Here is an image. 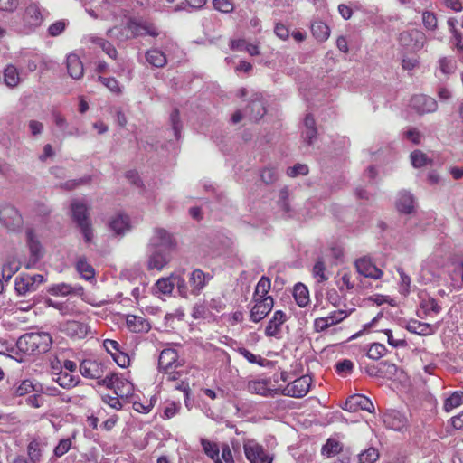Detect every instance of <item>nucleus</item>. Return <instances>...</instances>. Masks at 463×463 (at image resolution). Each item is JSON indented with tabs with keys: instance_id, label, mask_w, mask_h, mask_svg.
<instances>
[{
	"instance_id": "nucleus-55",
	"label": "nucleus",
	"mask_w": 463,
	"mask_h": 463,
	"mask_svg": "<svg viewBox=\"0 0 463 463\" xmlns=\"http://www.w3.org/2000/svg\"><path fill=\"white\" fill-rule=\"evenodd\" d=\"M71 446V440L70 439H62L54 448L53 453L56 457L60 458L69 451Z\"/></svg>"
},
{
	"instance_id": "nucleus-37",
	"label": "nucleus",
	"mask_w": 463,
	"mask_h": 463,
	"mask_svg": "<svg viewBox=\"0 0 463 463\" xmlns=\"http://www.w3.org/2000/svg\"><path fill=\"white\" fill-rule=\"evenodd\" d=\"M270 289V279L268 277L262 276L257 286L255 288V291L253 294V298H265L268 292Z\"/></svg>"
},
{
	"instance_id": "nucleus-42",
	"label": "nucleus",
	"mask_w": 463,
	"mask_h": 463,
	"mask_svg": "<svg viewBox=\"0 0 463 463\" xmlns=\"http://www.w3.org/2000/svg\"><path fill=\"white\" fill-rule=\"evenodd\" d=\"M461 404H463V392H455L449 398L446 399L444 402V409L446 411H450L451 410L460 406Z\"/></svg>"
},
{
	"instance_id": "nucleus-11",
	"label": "nucleus",
	"mask_w": 463,
	"mask_h": 463,
	"mask_svg": "<svg viewBox=\"0 0 463 463\" xmlns=\"http://www.w3.org/2000/svg\"><path fill=\"white\" fill-rule=\"evenodd\" d=\"M254 306L250 309V318L252 322L258 323L261 321L271 311L274 306L272 297L265 298H253Z\"/></svg>"
},
{
	"instance_id": "nucleus-61",
	"label": "nucleus",
	"mask_w": 463,
	"mask_h": 463,
	"mask_svg": "<svg viewBox=\"0 0 463 463\" xmlns=\"http://www.w3.org/2000/svg\"><path fill=\"white\" fill-rule=\"evenodd\" d=\"M170 119H171V124H172V128H173L175 136L176 139H178L180 137V133H181V124H180V117H179L178 109H175L171 113Z\"/></svg>"
},
{
	"instance_id": "nucleus-47",
	"label": "nucleus",
	"mask_w": 463,
	"mask_h": 463,
	"mask_svg": "<svg viewBox=\"0 0 463 463\" xmlns=\"http://www.w3.org/2000/svg\"><path fill=\"white\" fill-rule=\"evenodd\" d=\"M33 391L37 392L38 390L33 382L30 380H24L15 388L14 394L16 396H24Z\"/></svg>"
},
{
	"instance_id": "nucleus-6",
	"label": "nucleus",
	"mask_w": 463,
	"mask_h": 463,
	"mask_svg": "<svg viewBox=\"0 0 463 463\" xmlns=\"http://www.w3.org/2000/svg\"><path fill=\"white\" fill-rule=\"evenodd\" d=\"M44 20V10L38 2L30 1L25 5L22 15L23 26L26 33L38 28Z\"/></svg>"
},
{
	"instance_id": "nucleus-39",
	"label": "nucleus",
	"mask_w": 463,
	"mask_h": 463,
	"mask_svg": "<svg viewBox=\"0 0 463 463\" xmlns=\"http://www.w3.org/2000/svg\"><path fill=\"white\" fill-rule=\"evenodd\" d=\"M67 69L70 76L75 80H79L83 75V64L81 60H66Z\"/></svg>"
},
{
	"instance_id": "nucleus-8",
	"label": "nucleus",
	"mask_w": 463,
	"mask_h": 463,
	"mask_svg": "<svg viewBox=\"0 0 463 463\" xmlns=\"http://www.w3.org/2000/svg\"><path fill=\"white\" fill-rule=\"evenodd\" d=\"M243 450L250 463H272L273 461V456L254 439L245 440Z\"/></svg>"
},
{
	"instance_id": "nucleus-44",
	"label": "nucleus",
	"mask_w": 463,
	"mask_h": 463,
	"mask_svg": "<svg viewBox=\"0 0 463 463\" xmlns=\"http://www.w3.org/2000/svg\"><path fill=\"white\" fill-rule=\"evenodd\" d=\"M342 449L340 443L337 440L329 439L322 448V453L327 457L335 456Z\"/></svg>"
},
{
	"instance_id": "nucleus-30",
	"label": "nucleus",
	"mask_w": 463,
	"mask_h": 463,
	"mask_svg": "<svg viewBox=\"0 0 463 463\" xmlns=\"http://www.w3.org/2000/svg\"><path fill=\"white\" fill-rule=\"evenodd\" d=\"M396 207L399 212L410 213L414 207V199L411 193L401 192L396 201Z\"/></svg>"
},
{
	"instance_id": "nucleus-64",
	"label": "nucleus",
	"mask_w": 463,
	"mask_h": 463,
	"mask_svg": "<svg viewBox=\"0 0 463 463\" xmlns=\"http://www.w3.org/2000/svg\"><path fill=\"white\" fill-rule=\"evenodd\" d=\"M274 33L281 40H288L289 37V29L282 23H276L274 27Z\"/></svg>"
},
{
	"instance_id": "nucleus-26",
	"label": "nucleus",
	"mask_w": 463,
	"mask_h": 463,
	"mask_svg": "<svg viewBox=\"0 0 463 463\" xmlns=\"http://www.w3.org/2000/svg\"><path fill=\"white\" fill-rule=\"evenodd\" d=\"M126 324L128 328L135 333L147 332L150 329L148 321L139 316L128 315Z\"/></svg>"
},
{
	"instance_id": "nucleus-5",
	"label": "nucleus",
	"mask_w": 463,
	"mask_h": 463,
	"mask_svg": "<svg viewBox=\"0 0 463 463\" xmlns=\"http://www.w3.org/2000/svg\"><path fill=\"white\" fill-rule=\"evenodd\" d=\"M182 364L178 361V354L173 348L164 349L158 358V367L167 376V381H175L179 378L180 373L176 372Z\"/></svg>"
},
{
	"instance_id": "nucleus-48",
	"label": "nucleus",
	"mask_w": 463,
	"mask_h": 463,
	"mask_svg": "<svg viewBox=\"0 0 463 463\" xmlns=\"http://www.w3.org/2000/svg\"><path fill=\"white\" fill-rule=\"evenodd\" d=\"M386 353V348L383 345L379 343L373 344L368 349L367 355L369 358L378 360L383 357Z\"/></svg>"
},
{
	"instance_id": "nucleus-32",
	"label": "nucleus",
	"mask_w": 463,
	"mask_h": 463,
	"mask_svg": "<svg viewBox=\"0 0 463 463\" xmlns=\"http://www.w3.org/2000/svg\"><path fill=\"white\" fill-rule=\"evenodd\" d=\"M201 444L204 453L208 457H210L215 463H222L220 458V449L217 443L206 439H201Z\"/></svg>"
},
{
	"instance_id": "nucleus-43",
	"label": "nucleus",
	"mask_w": 463,
	"mask_h": 463,
	"mask_svg": "<svg viewBox=\"0 0 463 463\" xmlns=\"http://www.w3.org/2000/svg\"><path fill=\"white\" fill-rule=\"evenodd\" d=\"M379 452L375 448H369L358 455L359 463H374L379 458Z\"/></svg>"
},
{
	"instance_id": "nucleus-23",
	"label": "nucleus",
	"mask_w": 463,
	"mask_h": 463,
	"mask_svg": "<svg viewBox=\"0 0 463 463\" xmlns=\"http://www.w3.org/2000/svg\"><path fill=\"white\" fill-rule=\"evenodd\" d=\"M312 36L319 43L326 42L330 36V27L318 17L314 18L310 23Z\"/></svg>"
},
{
	"instance_id": "nucleus-15",
	"label": "nucleus",
	"mask_w": 463,
	"mask_h": 463,
	"mask_svg": "<svg viewBox=\"0 0 463 463\" xmlns=\"http://www.w3.org/2000/svg\"><path fill=\"white\" fill-rule=\"evenodd\" d=\"M411 107L419 114H426L436 111L438 104L433 98L420 94L411 98Z\"/></svg>"
},
{
	"instance_id": "nucleus-53",
	"label": "nucleus",
	"mask_w": 463,
	"mask_h": 463,
	"mask_svg": "<svg viewBox=\"0 0 463 463\" xmlns=\"http://www.w3.org/2000/svg\"><path fill=\"white\" fill-rule=\"evenodd\" d=\"M46 304L48 307H52L59 310L62 316L72 314L73 308L67 303L54 302L52 299H47Z\"/></svg>"
},
{
	"instance_id": "nucleus-22",
	"label": "nucleus",
	"mask_w": 463,
	"mask_h": 463,
	"mask_svg": "<svg viewBox=\"0 0 463 463\" xmlns=\"http://www.w3.org/2000/svg\"><path fill=\"white\" fill-rule=\"evenodd\" d=\"M286 314L281 310H277L273 314V317L270 318V320L268 322V325L265 328V335L269 337H278L281 332V326L286 322Z\"/></svg>"
},
{
	"instance_id": "nucleus-16",
	"label": "nucleus",
	"mask_w": 463,
	"mask_h": 463,
	"mask_svg": "<svg viewBox=\"0 0 463 463\" xmlns=\"http://www.w3.org/2000/svg\"><path fill=\"white\" fill-rule=\"evenodd\" d=\"M354 265L356 271L364 278L379 279L383 275V272L369 258H360L355 261Z\"/></svg>"
},
{
	"instance_id": "nucleus-14",
	"label": "nucleus",
	"mask_w": 463,
	"mask_h": 463,
	"mask_svg": "<svg viewBox=\"0 0 463 463\" xmlns=\"http://www.w3.org/2000/svg\"><path fill=\"white\" fill-rule=\"evenodd\" d=\"M347 411H357L358 410L366 411L372 412L374 410V406L372 401L363 394H353L349 396L343 407Z\"/></svg>"
},
{
	"instance_id": "nucleus-24",
	"label": "nucleus",
	"mask_w": 463,
	"mask_h": 463,
	"mask_svg": "<svg viewBox=\"0 0 463 463\" xmlns=\"http://www.w3.org/2000/svg\"><path fill=\"white\" fill-rule=\"evenodd\" d=\"M383 422L389 429L400 431L406 426L407 419L398 411H389L383 416Z\"/></svg>"
},
{
	"instance_id": "nucleus-7",
	"label": "nucleus",
	"mask_w": 463,
	"mask_h": 463,
	"mask_svg": "<svg viewBox=\"0 0 463 463\" xmlns=\"http://www.w3.org/2000/svg\"><path fill=\"white\" fill-rule=\"evenodd\" d=\"M23 217L18 210L7 203H0V224L11 232H19L23 226Z\"/></svg>"
},
{
	"instance_id": "nucleus-56",
	"label": "nucleus",
	"mask_w": 463,
	"mask_h": 463,
	"mask_svg": "<svg viewBox=\"0 0 463 463\" xmlns=\"http://www.w3.org/2000/svg\"><path fill=\"white\" fill-rule=\"evenodd\" d=\"M236 351L250 364H262L263 359L260 356H256L244 347H239L236 349Z\"/></svg>"
},
{
	"instance_id": "nucleus-49",
	"label": "nucleus",
	"mask_w": 463,
	"mask_h": 463,
	"mask_svg": "<svg viewBox=\"0 0 463 463\" xmlns=\"http://www.w3.org/2000/svg\"><path fill=\"white\" fill-rule=\"evenodd\" d=\"M68 24L69 23L66 20H59L54 22L48 28L49 35L52 37L59 36L65 31Z\"/></svg>"
},
{
	"instance_id": "nucleus-41",
	"label": "nucleus",
	"mask_w": 463,
	"mask_h": 463,
	"mask_svg": "<svg viewBox=\"0 0 463 463\" xmlns=\"http://www.w3.org/2000/svg\"><path fill=\"white\" fill-rule=\"evenodd\" d=\"M54 381L62 388H71L78 384V381L66 372H60Z\"/></svg>"
},
{
	"instance_id": "nucleus-13",
	"label": "nucleus",
	"mask_w": 463,
	"mask_h": 463,
	"mask_svg": "<svg viewBox=\"0 0 463 463\" xmlns=\"http://www.w3.org/2000/svg\"><path fill=\"white\" fill-rule=\"evenodd\" d=\"M399 41L402 46L417 51L423 47L424 34L417 29L404 31L400 33Z\"/></svg>"
},
{
	"instance_id": "nucleus-60",
	"label": "nucleus",
	"mask_w": 463,
	"mask_h": 463,
	"mask_svg": "<svg viewBox=\"0 0 463 463\" xmlns=\"http://www.w3.org/2000/svg\"><path fill=\"white\" fill-rule=\"evenodd\" d=\"M174 281L175 285L177 287V290L179 294L184 297L187 298L190 294V289L188 288V286L184 280V279L179 277V276H174Z\"/></svg>"
},
{
	"instance_id": "nucleus-63",
	"label": "nucleus",
	"mask_w": 463,
	"mask_h": 463,
	"mask_svg": "<svg viewBox=\"0 0 463 463\" xmlns=\"http://www.w3.org/2000/svg\"><path fill=\"white\" fill-rule=\"evenodd\" d=\"M439 70L444 75H449L455 71L456 64L453 60H440Z\"/></svg>"
},
{
	"instance_id": "nucleus-20",
	"label": "nucleus",
	"mask_w": 463,
	"mask_h": 463,
	"mask_svg": "<svg viewBox=\"0 0 463 463\" xmlns=\"http://www.w3.org/2000/svg\"><path fill=\"white\" fill-rule=\"evenodd\" d=\"M82 376L90 379H100L104 373L102 364L93 360H83L80 364Z\"/></svg>"
},
{
	"instance_id": "nucleus-1",
	"label": "nucleus",
	"mask_w": 463,
	"mask_h": 463,
	"mask_svg": "<svg viewBox=\"0 0 463 463\" xmlns=\"http://www.w3.org/2000/svg\"><path fill=\"white\" fill-rule=\"evenodd\" d=\"M174 236L163 228H156L146 245V266L148 271H161L171 260L175 249Z\"/></svg>"
},
{
	"instance_id": "nucleus-9",
	"label": "nucleus",
	"mask_w": 463,
	"mask_h": 463,
	"mask_svg": "<svg viewBox=\"0 0 463 463\" xmlns=\"http://www.w3.org/2000/svg\"><path fill=\"white\" fill-rule=\"evenodd\" d=\"M26 243L30 251V258L25 264V268L29 269L43 258V249L34 232L31 229L26 231Z\"/></svg>"
},
{
	"instance_id": "nucleus-54",
	"label": "nucleus",
	"mask_w": 463,
	"mask_h": 463,
	"mask_svg": "<svg viewBox=\"0 0 463 463\" xmlns=\"http://www.w3.org/2000/svg\"><path fill=\"white\" fill-rule=\"evenodd\" d=\"M411 161L414 167H421L427 164L428 157L421 151L416 150L411 154Z\"/></svg>"
},
{
	"instance_id": "nucleus-19",
	"label": "nucleus",
	"mask_w": 463,
	"mask_h": 463,
	"mask_svg": "<svg viewBox=\"0 0 463 463\" xmlns=\"http://www.w3.org/2000/svg\"><path fill=\"white\" fill-rule=\"evenodd\" d=\"M439 327V324L423 323L415 319L407 322L405 328L412 333L422 336L435 334Z\"/></svg>"
},
{
	"instance_id": "nucleus-17",
	"label": "nucleus",
	"mask_w": 463,
	"mask_h": 463,
	"mask_svg": "<svg viewBox=\"0 0 463 463\" xmlns=\"http://www.w3.org/2000/svg\"><path fill=\"white\" fill-rule=\"evenodd\" d=\"M211 279L212 276L209 273H204L199 269L193 270L188 280L190 294L198 296Z\"/></svg>"
},
{
	"instance_id": "nucleus-12",
	"label": "nucleus",
	"mask_w": 463,
	"mask_h": 463,
	"mask_svg": "<svg viewBox=\"0 0 463 463\" xmlns=\"http://www.w3.org/2000/svg\"><path fill=\"white\" fill-rule=\"evenodd\" d=\"M86 43L89 44V48L92 49L97 52H102L109 58H116L118 52L114 45L108 40L98 37L95 35H89L85 38Z\"/></svg>"
},
{
	"instance_id": "nucleus-31",
	"label": "nucleus",
	"mask_w": 463,
	"mask_h": 463,
	"mask_svg": "<svg viewBox=\"0 0 463 463\" xmlns=\"http://www.w3.org/2000/svg\"><path fill=\"white\" fill-rule=\"evenodd\" d=\"M230 48L232 51L243 52L245 51L250 56L259 54L258 46L248 43L244 39H232L230 42Z\"/></svg>"
},
{
	"instance_id": "nucleus-21",
	"label": "nucleus",
	"mask_w": 463,
	"mask_h": 463,
	"mask_svg": "<svg viewBox=\"0 0 463 463\" xmlns=\"http://www.w3.org/2000/svg\"><path fill=\"white\" fill-rule=\"evenodd\" d=\"M61 330L70 337L81 339L88 335L89 326L80 321L69 320L62 324Z\"/></svg>"
},
{
	"instance_id": "nucleus-3",
	"label": "nucleus",
	"mask_w": 463,
	"mask_h": 463,
	"mask_svg": "<svg viewBox=\"0 0 463 463\" xmlns=\"http://www.w3.org/2000/svg\"><path fill=\"white\" fill-rule=\"evenodd\" d=\"M52 344V337L46 332H32L21 335L17 342V348L27 354L46 353Z\"/></svg>"
},
{
	"instance_id": "nucleus-10",
	"label": "nucleus",
	"mask_w": 463,
	"mask_h": 463,
	"mask_svg": "<svg viewBox=\"0 0 463 463\" xmlns=\"http://www.w3.org/2000/svg\"><path fill=\"white\" fill-rule=\"evenodd\" d=\"M310 385L311 378L308 375H303L285 386L282 393L287 396L301 398L307 394Z\"/></svg>"
},
{
	"instance_id": "nucleus-27",
	"label": "nucleus",
	"mask_w": 463,
	"mask_h": 463,
	"mask_svg": "<svg viewBox=\"0 0 463 463\" xmlns=\"http://www.w3.org/2000/svg\"><path fill=\"white\" fill-rule=\"evenodd\" d=\"M440 307L433 298H424L420 300V309L418 310V317L422 318L426 316L438 314L440 312Z\"/></svg>"
},
{
	"instance_id": "nucleus-45",
	"label": "nucleus",
	"mask_w": 463,
	"mask_h": 463,
	"mask_svg": "<svg viewBox=\"0 0 463 463\" xmlns=\"http://www.w3.org/2000/svg\"><path fill=\"white\" fill-rule=\"evenodd\" d=\"M48 292L54 296H67L73 292V288L71 285L66 283H59L51 286Z\"/></svg>"
},
{
	"instance_id": "nucleus-25",
	"label": "nucleus",
	"mask_w": 463,
	"mask_h": 463,
	"mask_svg": "<svg viewBox=\"0 0 463 463\" xmlns=\"http://www.w3.org/2000/svg\"><path fill=\"white\" fill-rule=\"evenodd\" d=\"M46 442L40 438L32 439L27 446L30 463H40Z\"/></svg>"
},
{
	"instance_id": "nucleus-34",
	"label": "nucleus",
	"mask_w": 463,
	"mask_h": 463,
	"mask_svg": "<svg viewBox=\"0 0 463 463\" xmlns=\"http://www.w3.org/2000/svg\"><path fill=\"white\" fill-rule=\"evenodd\" d=\"M4 80L8 87H16L20 82V76L17 69L13 65H8L4 71Z\"/></svg>"
},
{
	"instance_id": "nucleus-62",
	"label": "nucleus",
	"mask_w": 463,
	"mask_h": 463,
	"mask_svg": "<svg viewBox=\"0 0 463 463\" xmlns=\"http://www.w3.org/2000/svg\"><path fill=\"white\" fill-rule=\"evenodd\" d=\"M20 269V262L15 259L9 260L3 267V274H5L7 271H10V274L7 275V279H10L15 272H17Z\"/></svg>"
},
{
	"instance_id": "nucleus-59",
	"label": "nucleus",
	"mask_w": 463,
	"mask_h": 463,
	"mask_svg": "<svg viewBox=\"0 0 463 463\" xmlns=\"http://www.w3.org/2000/svg\"><path fill=\"white\" fill-rule=\"evenodd\" d=\"M214 8L222 13H231L233 4L230 0H213Z\"/></svg>"
},
{
	"instance_id": "nucleus-51",
	"label": "nucleus",
	"mask_w": 463,
	"mask_h": 463,
	"mask_svg": "<svg viewBox=\"0 0 463 463\" xmlns=\"http://www.w3.org/2000/svg\"><path fill=\"white\" fill-rule=\"evenodd\" d=\"M347 317V312L345 310H335L331 312L327 317H325L328 326H333Z\"/></svg>"
},
{
	"instance_id": "nucleus-29",
	"label": "nucleus",
	"mask_w": 463,
	"mask_h": 463,
	"mask_svg": "<svg viewBox=\"0 0 463 463\" xmlns=\"http://www.w3.org/2000/svg\"><path fill=\"white\" fill-rule=\"evenodd\" d=\"M109 228L118 235H122L129 231V219L127 215L118 214L109 221Z\"/></svg>"
},
{
	"instance_id": "nucleus-4",
	"label": "nucleus",
	"mask_w": 463,
	"mask_h": 463,
	"mask_svg": "<svg viewBox=\"0 0 463 463\" xmlns=\"http://www.w3.org/2000/svg\"><path fill=\"white\" fill-rule=\"evenodd\" d=\"M71 212L73 221L84 237L87 243H90L93 239V230L89 219V208L83 201L74 199L71 203Z\"/></svg>"
},
{
	"instance_id": "nucleus-58",
	"label": "nucleus",
	"mask_w": 463,
	"mask_h": 463,
	"mask_svg": "<svg viewBox=\"0 0 463 463\" xmlns=\"http://www.w3.org/2000/svg\"><path fill=\"white\" fill-rule=\"evenodd\" d=\"M383 333L387 336V342L392 347H405L407 346V342L404 338H398L395 339L392 335V331L391 329H386L383 331Z\"/></svg>"
},
{
	"instance_id": "nucleus-18",
	"label": "nucleus",
	"mask_w": 463,
	"mask_h": 463,
	"mask_svg": "<svg viewBox=\"0 0 463 463\" xmlns=\"http://www.w3.org/2000/svg\"><path fill=\"white\" fill-rule=\"evenodd\" d=\"M265 113L266 109L262 101L261 95L259 93L254 94L250 105L245 109V117H248L250 120L258 121L265 115Z\"/></svg>"
},
{
	"instance_id": "nucleus-35",
	"label": "nucleus",
	"mask_w": 463,
	"mask_h": 463,
	"mask_svg": "<svg viewBox=\"0 0 463 463\" xmlns=\"http://www.w3.org/2000/svg\"><path fill=\"white\" fill-rule=\"evenodd\" d=\"M76 269L80 273V277L83 278L84 279L89 280L94 278V269L90 264L87 262L85 258H80L78 260Z\"/></svg>"
},
{
	"instance_id": "nucleus-33",
	"label": "nucleus",
	"mask_w": 463,
	"mask_h": 463,
	"mask_svg": "<svg viewBox=\"0 0 463 463\" xmlns=\"http://www.w3.org/2000/svg\"><path fill=\"white\" fill-rule=\"evenodd\" d=\"M293 295L297 304L304 307L309 303V292L307 288L302 283H298L294 287Z\"/></svg>"
},
{
	"instance_id": "nucleus-2",
	"label": "nucleus",
	"mask_w": 463,
	"mask_h": 463,
	"mask_svg": "<svg viewBox=\"0 0 463 463\" xmlns=\"http://www.w3.org/2000/svg\"><path fill=\"white\" fill-rule=\"evenodd\" d=\"M161 33L159 27L151 20L129 16L124 23L109 28L107 35L118 43H125L137 37L156 38Z\"/></svg>"
},
{
	"instance_id": "nucleus-40",
	"label": "nucleus",
	"mask_w": 463,
	"mask_h": 463,
	"mask_svg": "<svg viewBox=\"0 0 463 463\" xmlns=\"http://www.w3.org/2000/svg\"><path fill=\"white\" fill-rule=\"evenodd\" d=\"M175 288L174 276L169 278H161L156 283V288L162 294H171Z\"/></svg>"
},
{
	"instance_id": "nucleus-52",
	"label": "nucleus",
	"mask_w": 463,
	"mask_h": 463,
	"mask_svg": "<svg viewBox=\"0 0 463 463\" xmlns=\"http://www.w3.org/2000/svg\"><path fill=\"white\" fill-rule=\"evenodd\" d=\"M326 265L323 260H317L313 267V274L317 278L318 282H324L328 279V277L325 273Z\"/></svg>"
},
{
	"instance_id": "nucleus-46",
	"label": "nucleus",
	"mask_w": 463,
	"mask_h": 463,
	"mask_svg": "<svg viewBox=\"0 0 463 463\" xmlns=\"http://www.w3.org/2000/svg\"><path fill=\"white\" fill-rule=\"evenodd\" d=\"M336 285L340 291L353 289L354 283L352 281V275L349 272H344L336 280Z\"/></svg>"
},
{
	"instance_id": "nucleus-28",
	"label": "nucleus",
	"mask_w": 463,
	"mask_h": 463,
	"mask_svg": "<svg viewBox=\"0 0 463 463\" xmlns=\"http://www.w3.org/2000/svg\"><path fill=\"white\" fill-rule=\"evenodd\" d=\"M247 390L252 394L261 396H269L271 394V390L269 388V382L265 379L249 381Z\"/></svg>"
},
{
	"instance_id": "nucleus-38",
	"label": "nucleus",
	"mask_w": 463,
	"mask_h": 463,
	"mask_svg": "<svg viewBox=\"0 0 463 463\" xmlns=\"http://www.w3.org/2000/svg\"><path fill=\"white\" fill-rule=\"evenodd\" d=\"M52 118L53 122L58 127L61 131L62 132L63 136H72V135H79L78 129H75L74 132L72 131H67L68 128V122L63 115H61L58 111L52 112Z\"/></svg>"
},
{
	"instance_id": "nucleus-57",
	"label": "nucleus",
	"mask_w": 463,
	"mask_h": 463,
	"mask_svg": "<svg viewBox=\"0 0 463 463\" xmlns=\"http://www.w3.org/2000/svg\"><path fill=\"white\" fill-rule=\"evenodd\" d=\"M354 368V364L352 361L345 359L338 362L335 364V370L338 373L346 375L352 373Z\"/></svg>"
},
{
	"instance_id": "nucleus-50",
	"label": "nucleus",
	"mask_w": 463,
	"mask_h": 463,
	"mask_svg": "<svg viewBox=\"0 0 463 463\" xmlns=\"http://www.w3.org/2000/svg\"><path fill=\"white\" fill-rule=\"evenodd\" d=\"M422 23L427 30L434 31L438 25V20L434 13L425 11L422 13Z\"/></svg>"
},
{
	"instance_id": "nucleus-36",
	"label": "nucleus",
	"mask_w": 463,
	"mask_h": 463,
	"mask_svg": "<svg viewBox=\"0 0 463 463\" xmlns=\"http://www.w3.org/2000/svg\"><path fill=\"white\" fill-rule=\"evenodd\" d=\"M26 276H22L15 279L14 288L19 295H25L28 292L36 290V286L32 285Z\"/></svg>"
}]
</instances>
